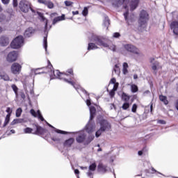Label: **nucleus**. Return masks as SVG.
<instances>
[{
  "label": "nucleus",
  "instance_id": "obj_5",
  "mask_svg": "<svg viewBox=\"0 0 178 178\" xmlns=\"http://www.w3.org/2000/svg\"><path fill=\"white\" fill-rule=\"evenodd\" d=\"M38 13V16L40 17L41 22H44V23L45 24L44 32L46 33V37H44V39H43V47L47 52V48H48V42L47 40V37H48V31H47L48 29V20L47 19V18L44 17V15L42 13Z\"/></svg>",
  "mask_w": 178,
  "mask_h": 178
},
{
  "label": "nucleus",
  "instance_id": "obj_9",
  "mask_svg": "<svg viewBox=\"0 0 178 178\" xmlns=\"http://www.w3.org/2000/svg\"><path fill=\"white\" fill-rule=\"evenodd\" d=\"M23 45H24V38H23L22 35L15 38L10 44L11 48L13 49H19V48H22Z\"/></svg>",
  "mask_w": 178,
  "mask_h": 178
},
{
  "label": "nucleus",
  "instance_id": "obj_3",
  "mask_svg": "<svg viewBox=\"0 0 178 178\" xmlns=\"http://www.w3.org/2000/svg\"><path fill=\"white\" fill-rule=\"evenodd\" d=\"M90 109V120L86 126V130L87 133L90 134V133H92L94 130H95V122H92V119L95 117V113L97 112V109H95V107L91 106L89 107Z\"/></svg>",
  "mask_w": 178,
  "mask_h": 178
},
{
  "label": "nucleus",
  "instance_id": "obj_12",
  "mask_svg": "<svg viewBox=\"0 0 178 178\" xmlns=\"http://www.w3.org/2000/svg\"><path fill=\"white\" fill-rule=\"evenodd\" d=\"M7 62L12 63V62H15L17 59V52L16 51H10L7 56Z\"/></svg>",
  "mask_w": 178,
  "mask_h": 178
},
{
  "label": "nucleus",
  "instance_id": "obj_49",
  "mask_svg": "<svg viewBox=\"0 0 178 178\" xmlns=\"http://www.w3.org/2000/svg\"><path fill=\"white\" fill-rule=\"evenodd\" d=\"M157 123H159V124H166V121L160 120L157 121Z\"/></svg>",
  "mask_w": 178,
  "mask_h": 178
},
{
  "label": "nucleus",
  "instance_id": "obj_47",
  "mask_svg": "<svg viewBox=\"0 0 178 178\" xmlns=\"http://www.w3.org/2000/svg\"><path fill=\"white\" fill-rule=\"evenodd\" d=\"M6 19V16L3 14H0V22H3Z\"/></svg>",
  "mask_w": 178,
  "mask_h": 178
},
{
  "label": "nucleus",
  "instance_id": "obj_41",
  "mask_svg": "<svg viewBox=\"0 0 178 178\" xmlns=\"http://www.w3.org/2000/svg\"><path fill=\"white\" fill-rule=\"evenodd\" d=\"M43 131H44V129L37 127L36 134H42Z\"/></svg>",
  "mask_w": 178,
  "mask_h": 178
},
{
  "label": "nucleus",
  "instance_id": "obj_44",
  "mask_svg": "<svg viewBox=\"0 0 178 178\" xmlns=\"http://www.w3.org/2000/svg\"><path fill=\"white\" fill-rule=\"evenodd\" d=\"M64 3H65V6H72V5H73V1H64Z\"/></svg>",
  "mask_w": 178,
  "mask_h": 178
},
{
  "label": "nucleus",
  "instance_id": "obj_42",
  "mask_svg": "<svg viewBox=\"0 0 178 178\" xmlns=\"http://www.w3.org/2000/svg\"><path fill=\"white\" fill-rule=\"evenodd\" d=\"M38 3H40L42 5H44V6H47V3H48V0H38Z\"/></svg>",
  "mask_w": 178,
  "mask_h": 178
},
{
  "label": "nucleus",
  "instance_id": "obj_43",
  "mask_svg": "<svg viewBox=\"0 0 178 178\" xmlns=\"http://www.w3.org/2000/svg\"><path fill=\"white\" fill-rule=\"evenodd\" d=\"M82 14L83 16H87V15H88V8L85 7L82 11Z\"/></svg>",
  "mask_w": 178,
  "mask_h": 178
},
{
  "label": "nucleus",
  "instance_id": "obj_45",
  "mask_svg": "<svg viewBox=\"0 0 178 178\" xmlns=\"http://www.w3.org/2000/svg\"><path fill=\"white\" fill-rule=\"evenodd\" d=\"M131 111L134 113H136V112H137V104H133Z\"/></svg>",
  "mask_w": 178,
  "mask_h": 178
},
{
  "label": "nucleus",
  "instance_id": "obj_60",
  "mask_svg": "<svg viewBox=\"0 0 178 178\" xmlns=\"http://www.w3.org/2000/svg\"><path fill=\"white\" fill-rule=\"evenodd\" d=\"M81 91H82V92H83V94H86V95H88V93L87 92V91L85 89L81 88Z\"/></svg>",
  "mask_w": 178,
  "mask_h": 178
},
{
  "label": "nucleus",
  "instance_id": "obj_10",
  "mask_svg": "<svg viewBox=\"0 0 178 178\" xmlns=\"http://www.w3.org/2000/svg\"><path fill=\"white\" fill-rule=\"evenodd\" d=\"M11 72L13 74H19V73L22 72V65L17 63H14L11 65Z\"/></svg>",
  "mask_w": 178,
  "mask_h": 178
},
{
  "label": "nucleus",
  "instance_id": "obj_40",
  "mask_svg": "<svg viewBox=\"0 0 178 178\" xmlns=\"http://www.w3.org/2000/svg\"><path fill=\"white\" fill-rule=\"evenodd\" d=\"M94 138H95V136H94V135L89 136L88 138V141L86 142V144H90V143H91V141H92Z\"/></svg>",
  "mask_w": 178,
  "mask_h": 178
},
{
  "label": "nucleus",
  "instance_id": "obj_55",
  "mask_svg": "<svg viewBox=\"0 0 178 178\" xmlns=\"http://www.w3.org/2000/svg\"><path fill=\"white\" fill-rule=\"evenodd\" d=\"M122 72L124 74H127V73L129 72V71L127 70V68H123Z\"/></svg>",
  "mask_w": 178,
  "mask_h": 178
},
{
  "label": "nucleus",
  "instance_id": "obj_30",
  "mask_svg": "<svg viewBox=\"0 0 178 178\" xmlns=\"http://www.w3.org/2000/svg\"><path fill=\"white\" fill-rule=\"evenodd\" d=\"M159 99H160V101L163 102V104H165V105H168V104H169V102H168V99L166 98V96L160 95Z\"/></svg>",
  "mask_w": 178,
  "mask_h": 178
},
{
  "label": "nucleus",
  "instance_id": "obj_4",
  "mask_svg": "<svg viewBox=\"0 0 178 178\" xmlns=\"http://www.w3.org/2000/svg\"><path fill=\"white\" fill-rule=\"evenodd\" d=\"M127 1L124 0H113L112 5L114 8H120V6H123L127 11L124 13V17L125 20H127V16H129V7H127Z\"/></svg>",
  "mask_w": 178,
  "mask_h": 178
},
{
  "label": "nucleus",
  "instance_id": "obj_61",
  "mask_svg": "<svg viewBox=\"0 0 178 178\" xmlns=\"http://www.w3.org/2000/svg\"><path fill=\"white\" fill-rule=\"evenodd\" d=\"M21 98H22V99H24V98H26V95H24V92L21 93Z\"/></svg>",
  "mask_w": 178,
  "mask_h": 178
},
{
  "label": "nucleus",
  "instance_id": "obj_18",
  "mask_svg": "<svg viewBox=\"0 0 178 178\" xmlns=\"http://www.w3.org/2000/svg\"><path fill=\"white\" fill-rule=\"evenodd\" d=\"M86 137H87V135L84 133V131H81L79 135L76 137V140L79 143H84V140H86Z\"/></svg>",
  "mask_w": 178,
  "mask_h": 178
},
{
  "label": "nucleus",
  "instance_id": "obj_24",
  "mask_svg": "<svg viewBox=\"0 0 178 178\" xmlns=\"http://www.w3.org/2000/svg\"><path fill=\"white\" fill-rule=\"evenodd\" d=\"M34 33V29L33 28H29L26 29L24 32V36L25 37H30L31 35H33V33Z\"/></svg>",
  "mask_w": 178,
  "mask_h": 178
},
{
  "label": "nucleus",
  "instance_id": "obj_14",
  "mask_svg": "<svg viewBox=\"0 0 178 178\" xmlns=\"http://www.w3.org/2000/svg\"><path fill=\"white\" fill-rule=\"evenodd\" d=\"M108 165H104L102 163H99L97 165V172L101 173L102 175H105L107 172H108Z\"/></svg>",
  "mask_w": 178,
  "mask_h": 178
},
{
  "label": "nucleus",
  "instance_id": "obj_25",
  "mask_svg": "<svg viewBox=\"0 0 178 178\" xmlns=\"http://www.w3.org/2000/svg\"><path fill=\"white\" fill-rule=\"evenodd\" d=\"M98 48H99L98 46H97V44H95V43L90 42V43L88 44V51L98 49Z\"/></svg>",
  "mask_w": 178,
  "mask_h": 178
},
{
  "label": "nucleus",
  "instance_id": "obj_20",
  "mask_svg": "<svg viewBox=\"0 0 178 178\" xmlns=\"http://www.w3.org/2000/svg\"><path fill=\"white\" fill-rule=\"evenodd\" d=\"M138 3H140V0H131L130 3L131 10H134L135 9H137V6H138Z\"/></svg>",
  "mask_w": 178,
  "mask_h": 178
},
{
  "label": "nucleus",
  "instance_id": "obj_6",
  "mask_svg": "<svg viewBox=\"0 0 178 178\" xmlns=\"http://www.w3.org/2000/svg\"><path fill=\"white\" fill-rule=\"evenodd\" d=\"M148 20H149V15L145 10H142L140 13L138 19L140 27H145Z\"/></svg>",
  "mask_w": 178,
  "mask_h": 178
},
{
  "label": "nucleus",
  "instance_id": "obj_52",
  "mask_svg": "<svg viewBox=\"0 0 178 178\" xmlns=\"http://www.w3.org/2000/svg\"><path fill=\"white\" fill-rule=\"evenodd\" d=\"M113 37H114V38H119V37H120V33H114Z\"/></svg>",
  "mask_w": 178,
  "mask_h": 178
},
{
  "label": "nucleus",
  "instance_id": "obj_15",
  "mask_svg": "<svg viewBox=\"0 0 178 178\" xmlns=\"http://www.w3.org/2000/svg\"><path fill=\"white\" fill-rule=\"evenodd\" d=\"M88 171L86 172L88 177H91V176H94V172L97 169V163H93L89 165Z\"/></svg>",
  "mask_w": 178,
  "mask_h": 178
},
{
  "label": "nucleus",
  "instance_id": "obj_51",
  "mask_svg": "<svg viewBox=\"0 0 178 178\" xmlns=\"http://www.w3.org/2000/svg\"><path fill=\"white\" fill-rule=\"evenodd\" d=\"M2 3L3 5H8L9 2H10V0H1Z\"/></svg>",
  "mask_w": 178,
  "mask_h": 178
},
{
  "label": "nucleus",
  "instance_id": "obj_62",
  "mask_svg": "<svg viewBox=\"0 0 178 178\" xmlns=\"http://www.w3.org/2000/svg\"><path fill=\"white\" fill-rule=\"evenodd\" d=\"M72 15L74 16L76 15H79V11H72Z\"/></svg>",
  "mask_w": 178,
  "mask_h": 178
},
{
  "label": "nucleus",
  "instance_id": "obj_13",
  "mask_svg": "<svg viewBox=\"0 0 178 178\" xmlns=\"http://www.w3.org/2000/svg\"><path fill=\"white\" fill-rule=\"evenodd\" d=\"M100 129L103 131H108L111 130V124L106 120H102L100 122Z\"/></svg>",
  "mask_w": 178,
  "mask_h": 178
},
{
  "label": "nucleus",
  "instance_id": "obj_2",
  "mask_svg": "<svg viewBox=\"0 0 178 178\" xmlns=\"http://www.w3.org/2000/svg\"><path fill=\"white\" fill-rule=\"evenodd\" d=\"M90 41H92L97 45H99V47L108 48V49L113 51V52L116 51V46L115 44H109V39H108V38L92 34Z\"/></svg>",
  "mask_w": 178,
  "mask_h": 178
},
{
  "label": "nucleus",
  "instance_id": "obj_36",
  "mask_svg": "<svg viewBox=\"0 0 178 178\" xmlns=\"http://www.w3.org/2000/svg\"><path fill=\"white\" fill-rule=\"evenodd\" d=\"M12 89L13 90L16 97H17L18 94H17V91L19 90V88H17V86H16V85L13 84L11 86Z\"/></svg>",
  "mask_w": 178,
  "mask_h": 178
},
{
  "label": "nucleus",
  "instance_id": "obj_33",
  "mask_svg": "<svg viewBox=\"0 0 178 178\" xmlns=\"http://www.w3.org/2000/svg\"><path fill=\"white\" fill-rule=\"evenodd\" d=\"M122 101L127 102V101H129V99H130V97H129L127 95H126V93H122Z\"/></svg>",
  "mask_w": 178,
  "mask_h": 178
},
{
  "label": "nucleus",
  "instance_id": "obj_54",
  "mask_svg": "<svg viewBox=\"0 0 178 178\" xmlns=\"http://www.w3.org/2000/svg\"><path fill=\"white\" fill-rule=\"evenodd\" d=\"M13 6L14 8H16L17 6V0H13Z\"/></svg>",
  "mask_w": 178,
  "mask_h": 178
},
{
  "label": "nucleus",
  "instance_id": "obj_28",
  "mask_svg": "<svg viewBox=\"0 0 178 178\" xmlns=\"http://www.w3.org/2000/svg\"><path fill=\"white\" fill-rule=\"evenodd\" d=\"M51 139L53 140V141H59L60 140H62V136L59 135V134L57 133L54 135Z\"/></svg>",
  "mask_w": 178,
  "mask_h": 178
},
{
  "label": "nucleus",
  "instance_id": "obj_16",
  "mask_svg": "<svg viewBox=\"0 0 178 178\" xmlns=\"http://www.w3.org/2000/svg\"><path fill=\"white\" fill-rule=\"evenodd\" d=\"M150 63H152V69L154 72L158 70V69L161 68V67L159 66V63L155 60V58H150Z\"/></svg>",
  "mask_w": 178,
  "mask_h": 178
},
{
  "label": "nucleus",
  "instance_id": "obj_59",
  "mask_svg": "<svg viewBox=\"0 0 178 178\" xmlns=\"http://www.w3.org/2000/svg\"><path fill=\"white\" fill-rule=\"evenodd\" d=\"M148 94H151V92L149 90H145L144 92H143V95H147Z\"/></svg>",
  "mask_w": 178,
  "mask_h": 178
},
{
  "label": "nucleus",
  "instance_id": "obj_26",
  "mask_svg": "<svg viewBox=\"0 0 178 178\" xmlns=\"http://www.w3.org/2000/svg\"><path fill=\"white\" fill-rule=\"evenodd\" d=\"M23 122H24V120L22 118L15 119L12 121L11 126H15V124H17L19 123H23Z\"/></svg>",
  "mask_w": 178,
  "mask_h": 178
},
{
  "label": "nucleus",
  "instance_id": "obj_38",
  "mask_svg": "<svg viewBox=\"0 0 178 178\" xmlns=\"http://www.w3.org/2000/svg\"><path fill=\"white\" fill-rule=\"evenodd\" d=\"M46 6H47V8L49 9H52L54 8V3H52L51 1L48 0Z\"/></svg>",
  "mask_w": 178,
  "mask_h": 178
},
{
  "label": "nucleus",
  "instance_id": "obj_23",
  "mask_svg": "<svg viewBox=\"0 0 178 178\" xmlns=\"http://www.w3.org/2000/svg\"><path fill=\"white\" fill-rule=\"evenodd\" d=\"M73 143H74V138H70L65 141L64 147H72Z\"/></svg>",
  "mask_w": 178,
  "mask_h": 178
},
{
  "label": "nucleus",
  "instance_id": "obj_7",
  "mask_svg": "<svg viewBox=\"0 0 178 178\" xmlns=\"http://www.w3.org/2000/svg\"><path fill=\"white\" fill-rule=\"evenodd\" d=\"M124 49L127 51L128 52H131V54H134L135 55H137V57L136 59H138L139 58H142L143 56V53L138 49V48L136 47L133 44H127L124 46Z\"/></svg>",
  "mask_w": 178,
  "mask_h": 178
},
{
  "label": "nucleus",
  "instance_id": "obj_32",
  "mask_svg": "<svg viewBox=\"0 0 178 178\" xmlns=\"http://www.w3.org/2000/svg\"><path fill=\"white\" fill-rule=\"evenodd\" d=\"M131 90L132 92H137V91H138V87H137L136 84H132L131 86Z\"/></svg>",
  "mask_w": 178,
  "mask_h": 178
},
{
  "label": "nucleus",
  "instance_id": "obj_64",
  "mask_svg": "<svg viewBox=\"0 0 178 178\" xmlns=\"http://www.w3.org/2000/svg\"><path fill=\"white\" fill-rule=\"evenodd\" d=\"M113 72L115 73H118V72H119V70H118V68H113Z\"/></svg>",
  "mask_w": 178,
  "mask_h": 178
},
{
  "label": "nucleus",
  "instance_id": "obj_39",
  "mask_svg": "<svg viewBox=\"0 0 178 178\" xmlns=\"http://www.w3.org/2000/svg\"><path fill=\"white\" fill-rule=\"evenodd\" d=\"M122 108V109H124V111H127V109H129V108H130V104H129L128 102H125L123 104Z\"/></svg>",
  "mask_w": 178,
  "mask_h": 178
},
{
  "label": "nucleus",
  "instance_id": "obj_37",
  "mask_svg": "<svg viewBox=\"0 0 178 178\" xmlns=\"http://www.w3.org/2000/svg\"><path fill=\"white\" fill-rule=\"evenodd\" d=\"M37 113H38V119H40V120H41V122L45 121V120L44 119V117H42V115H41V111H40V110L37 111Z\"/></svg>",
  "mask_w": 178,
  "mask_h": 178
},
{
  "label": "nucleus",
  "instance_id": "obj_34",
  "mask_svg": "<svg viewBox=\"0 0 178 178\" xmlns=\"http://www.w3.org/2000/svg\"><path fill=\"white\" fill-rule=\"evenodd\" d=\"M103 129H102L101 128L99 129H98L96 133H95V137H97V138H98V137H99V136H101V134H102L104 133Z\"/></svg>",
  "mask_w": 178,
  "mask_h": 178
},
{
  "label": "nucleus",
  "instance_id": "obj_50",
  "mask_svg": "<svg viewBox=\"0 0 178 178\" xmlns=\"http://www.w3.org/2000/svg\"><path fill=\"white\" fill-rule=\"evenodd\" d=\"M109 95L111 98H113V97H115V91L114 90H111L109 92Z\"/></svg>",
  "mask_w": 178,
  "mask_h": 178
},
{
  "label": "nucleus",
  "instance_id": "obj_22",
  "mask_svg": "<svg viewBox=\"0 0 178 178\" xmlns=\"http://www.w3.org/2000/svg\"><path fill=\"white\" fill-rule=\"evenodd\" d=\"M47 126H49V127H51V129H54V131L56 133H58L60 134H67V132L62 131L60 129H58L55 128L54 126H52L51 124H49L48 122H47Z\"/></svg>",
  "mask_w": 178,
  "mask_h": 178
},
{
  "label": "nucleus",
  "instance_id": "obj_63",
  "mask_svg": "<svg viewBox=\"0 0 178 178\" xmlns=\"http://www.w3.org/2000/svg\"><path fill=\"white\" fill-rule=\"evenodd\" d=\"M175 108H176V109L178 110V99L176 101V103H175Z\"/></svg>",
  "mask_w": 178,
  "mask_h": 178
},
{
  "label": "nucleus",
  "instance_id": "obj_17",
  "mask_svg": "<svg viewBox=\"0 0 178 178\" xmlns=\"http://www.w3.org/2000/svg\"><path fill=\"white\" fill-rule=\"evenodd\" d=\"M170 29L172 30L175 35H178V22L177 21H173L170 24Z\"/></svg>",
  "mask_w": 178,
  "mask_h": 178
},
{
  "label": "nucleus",
  "instance_id": "obj_29",
  "mask_svg": "<svg viewBox=\"0 0 178 178\" xmlns=\"http://www.w3.org/2000/svg\"><path fill=\"white\" fill-rule=\"evenodd\" d=\"M103 24H104V27H106V29H108V27H109V24H111V22L109 21V17H104Z\"/></svg>",
  "mask_w": 178,
  "mask_h": 178
},
{
  "label": "nucleus",
  "instance_id": "obj_8",
  "mask_svg": "<svg viewBox=\"0 0 178 178\" xmlns=\"http://www.w3.org/2000/svg\"><path fill=\"white\" fill-rule=\"evenodd\" d=\"M19 8L21 12L24 13H27L29 10H31L33 13H35V10L31 8V3L26 0H22L19 3Z\"/></svg>",
  "mask_w": 178,
  "mask_h": 178
},
{
  "label": "nucleus",
  "instance_id": "obj_53",
  "mask_svg": "<svg viewBox=\"0 0 178 178\" xmlns=\"http://www.w3.org/2000/svg\"><path fill=\"white\" fill-rule=\"evenodd\" d=\"M129 67V64L127 63H123V69H127Z\"/></svg>",
  "mask_w": 178,
  "mask_h": 178
},
{
  "label": "nucleus",
  "instance_id": "obj_58",
  "mask_svg": "<svg viewBox=\"0 0 178 178\" xmlns=\"http://www.w3.org/2000/svg\"><path fill=\"white\" fill-rule=\"evenodd\" d=\"M67 73H69V74H71V76H73V70L72 69L68 70Z\"/></svg>",
  "mask_w": 178,
  "mask_h": 178
},
{
  "label": "nucleus",
  "instance_id": "obj_31",
  "mask_svg": "<svg viewBox=\"0 0 178 178\" xmlns=\"http://www.w3.org/2000/svg\"><path fill=\"white\" fill-rule=\"evenodd\" d=\"M23 112V110L22 109V108H19L16 110L15 112V116L16 118H20V116H22V113Z\"/></svg>",
  "mask_w": 178,
  "mask_h": 178
},
{
  "label": "nucleus",
  "instance_id": "obj_48",
  "mask_svg": "<svg viewBox=\"0 0 178 178\" xmlns=\"http://www.w3.org/2000/svg\"><path fill=\"white\" fill-rule=\"evenodd\" d=\"M15 133H16L14 129H11L10 131H7L6 134L8 136H10V134H15Z\"/></svg>",
  "mask_w": 178,
  "mask_h": 178
},
{
  "label": "nucleus",
  "instance_id": "obj_1",
  "mask_svg": "<svg viewBox=\"0 0 178 178\" xmlns=\"http://www.w3.org/2000/svg\"><path fill=\"white\" fill-rule=\"evenodd\" d=\"M46 69L47 70V72L50 73V77H51L52 79H60V80H63L66 83H68V84L73 86L75 90H80V86L76 84V82L73 81L72 80V78H70V79H67V78H66L67 77V76H69V74L66 73H62L59 72V70L53 71L51 62L49 61V65Z\"/></svg>",
  "mask_w": 178,
  "mask_h": 178
},
{
  "label": "nucleus",
  "instance_id": "obj_46",
  "mask_svg": "<svg viewBox=\"0 0 178 178\" xmlns=\"http://www.w3.org/2000/svg\"><path fill=\"white\" fill-rule=\"evenodd\" d=\"M30 113L32 115V116H34V118H37L38 113L34 111V109H31L30 111Z\"/></svg>",
  "mask_w": 178,
  "mask_h": 178
},
{
  "label": "nucleus",
  "instance_id": "obj_57",
  "mask_svg": "<svg viewBox=\"0 0 178 178\" xmlns=\"http://www.w3.org/2000/svg\"><path fill=\"white\" fill-rule=\"evenodd\" d=\"M110 83H111L112 84H115V83H116V79L115 78L111 79V80L110 81Z\"/></svg>",
  "mask_w": 178,
  "mask_h": 178
},
{
  "label": "nucleus",
  "instance_id": "obj_19",
  "mask_svg": "<svg viewBox=\"0 0 178 178\" xmlns=\"http://www.w3.org/2000/svg\"><path fill=\"white\" fill-rule=\"evenodd\" d=\"M0 44L2 47H6L9 44V38L7 36H1L0 38Z\"/></svg>",
  "mask_w": 178,
  "mask_h": 178
},
{
  "label": "nucleus",
  "instance_id": "obj_27",
  "mask_svg": "<svg viewBox=\"0 0 178 178\" xmlns=\"http://www.w3.org/2000/svg\"><path fill=\"white\" fill-rule=\"evenodd\" d=\"M0 77L2 80H4V81H9V76L4 72H0Z\"/></svg>",
  "mask_w": 178,
  "mask_h": 178
},
{
  "label": "nucleus",
  "instance_id": "obj_21",
  "mask_svg": "<svg viewBox=\"0 0 178 178\" xmlns=\"http://www.w3.org/2000/svg\"><path fill=\"white\" fill-rule=\"evenodd\" d=\"M62 20H65V15H62V16L56 17L53 19L52 24L55 25L56 23L59 22H62Z\"/></svg>",
  "mask_w": 178,
  "mask_h": 178
},
{
  "label": "nucleus",
  "instance_id": "obj_35",
  "mask_svg": "<svg viewBox=\"0 0 178 178\" xmlns=\"http://www.w3.org/2000/svg\"><path fill=\"white\" fill-rule=\"evenodd\" d=\"M33 132V129L27 127L24 129V133L25 134H30Z\"/></svg>",
  "mask_w": 178,
  "mask_h": 178
},
{
  "label": "nucleus",
  "instance_id": "obj_11",
  "mask_svg": "<svg viewBox=\"0 0 178 178\" xmlns=\"http://www.w3.org/2000/svg\"><path fill=\"white\" fill-rule=\"evenodd\" d=\"M6 112L8 114L6 116V118L3 124V127H6V126H8V124H9V122H10V116H12L13 110L10 107H8L6 108Z\"/></svg>",
  "mask_w": 178,
  "mask_h": 178
},
{
  "label": "nucleus",
  "instance_id": "obj_56",
  "mask_svg": "<svg viewBox=\"0 0 178 178\" xmlns=\"http://www.w3.org/2000/svg\"><path fill=\"white\" fill-rule=\"evenodd\" d=\"M86 102L88 106H90V105H91V99H87Z\"/></svg>",
  "mask_w": 178,
  "mask_h": 178
}]
</instances>
